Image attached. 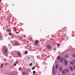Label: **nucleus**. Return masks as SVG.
<instances>
[{"instance_id": "f257e3e1", "label": "nucleus", "mask_w": 75, "mask_h": 75, "mask_svg": "<svg viewBox=\"0 0 75 75\" xmlns=\"http://www.w3.org/2000/svg\"><path fill=\"white\" fill-rule=\"evenodd\" d=\"M7 50L6 48H5L4 50V52L5 53L4 55H5V56H7L8 55V54H6V53H7Z\"/></svg>"}, {"instance_id": "f03ea898", "label": "nucleus", "mask_w": 75, "mask_h": 75, "mask_svg": "<svg viewBox=\"0 0 75 75\" xmlns=\"http://www.w3.org/2000/svg\"><path fill=\"white\" fill-rule=\"evenodd\" d=\"M64 59V61L65 62V65L66 66H67V63H68V60H65V59Z\"/></svg>"}, {"instance_id": "7ed1b4c3", "label": "nucleus", "mask_w": 75, "mask_h": 75, "mask_svg": "<svg viewBox=\"0 0 75 75\" xmlns=\"http://www.w3.org/2000/svg\"><path fill=\"white\" fill-rule=\"evenodd\" d=\"M62 73L63 74L65 75V74H66V72L65 71V70H63L62 71Z\"/></svg>"}, {"instance_id": "20e7f679", "label": "nucleus", "mask_w": 75, "mask_h": 75, "mask_svg": "<svg viewBox=\"0 0 75 75\" xmlns=\"http://www.w3.org/2000/svg\"><path fill=\"white\" fill-rule=\"evenodd\" d=\"M52 69L53 70V73H54V74H55V73H56V71H55V67L54 66L53 67Z\"/></svg>"}, {"instance_id": "39448f33", "label": "nucleus", "mask_w": 75, "mask_h": 75, "mask_svg": "<svg viewBox=\"0 0 75 75\" xmlns=\"http://www.w3.org/2000/svg\"><path fill=\"white\" fill-rule=\"evenodd\" d=\"M63 60H64V58H61L60 59V62H63Z\"/></svg>"}, {"instance_id": "423d86ee", "label": "nucleus", "mask_w": 75, "mask_h": 75, "mask_svg": "<svg viewBox=\"0 0 75 75\" xmlns=\"http://www.w3.org/2000/svg\"><path fill=\"white\" fill-rule=\"evenodd\" d=\"M47 47L48 49H51V46H50V45H47Z\"/></svg>"}, {"instance_id": "0eeeda50", "label": "nucleus", "mask_w": 75, "mask_h": 75, "mask_svg": "<svg viewBox=\"0 0 75 75\" xmlns=\"http://www.w3.org/2000/svg\"><path fill=\"white\" fill-rule=\"evenodd\" d=\"M17 54L19 57H21V54H20V53L19 52H17Z\"/></svg>"}, {"instance_id": "6e6552de", "label": "nucleus", "mask_w": 75, "mask_h": 75, "mask_svg": "<svg viewBox=\"0 0 75 75\" xmlns=\"http://www.w3.org/2000/svg\"><path fill=\"white\" fill-rule=\"evenodd\" d=\"M38 43V40H36L35 41V45H37V44Z\"/></svg>"}, {"instance_id": "1a4fd4ad", "label": "nucleus", "mask_w": 75, "mask_h": 75, "mask_svg": "<svg viewBox=\"0 0 75 75\" xmlns=\"http://www.w3.org/2000/svg\"><path fill=\"white\" fill-rule=\"evenodd\" d=\"M59 70L60 71H62V67H59Z\"/></svg>"}, {"instance_id": "9d476101", "label": "nucleus", "mask_w": 75, "mask_h": 75, "mask_svg": "<svg viewBox=\"0 0 75 75\" xmlns=\"http://www.w3.org/2000/svg\"><path fill=\"white\" fill-rule=\"evenodd\" d=\"M65 70L66 72H69V69H66Z\"/></svg>"}, {"instance_id": "9b49d317", "label": "nucleus", "mask_w": 75, "mask_h": 75, "mask_svg": "<svg viewBox=\"0 0 75 75\" xmlns=\"http://www.w3.org/2000/svg\"><path fill=\"white\" fill-rule=\"evenodd\" d=\"M69 69L71 70V71H73V68H72L71 67H69Z\"/></svg>"}, {"instance_id": "f8f14e48", "label": "nucleus", "mask_w": 75, "mask_h": 75, "mask_svg": "<svg viewBox=\"0 0 75 75\" xmlns=\"http://www.w3.org/2000/svg\"><path fill=\"white\" fill-rule=\"evenodd\" d=\"M23 75H27V72H23Z\"/></svg>"}, {"instance_id": "ddd939ff", "label": "nucleus", "mask_w": 75, "mask_h": 75, "mask_svg": "<svg viewBox=\"0 0 75 75\" xmlns=\"http://www.w3.org/2000/svg\"><path fill=\"white\" fill-rule=\"evenodd\" d=\"M64 57H65V58H68V55H67V54H65L64 55Z\"/></svg>"}, {"instance_id": "4468645a", "label": "nucleus", "mask_w": 75, "mask_h": 75, "mask_svg": "<svg viewBox=\"0 0 75 75\" xmlns=\"http://www.w3.org/2000/svg\"><path fill=\"white\" fill-rule=\"evenodd\" d=\"M18 42H16L15 44V45H18Z\"/></svg>"}, {"instance_id": "2eb2a0df", "label": "nucleus", "mask_w": 75, "mask_h": 75, "mask_svg": "<svg viewBox=\"0 0 75 75\" xmlns=\"http://www.w3.org/2000/svg\"><path fill=\"white\" fill-rule=\"evenodd\" d=\"M70 64H74V62H71Z\"/></svg>"}, {"instance_id": "dca6fc26", "label": "nucleus", "mask_w": 75, "mask_h": 75, "mask_svg": "<svg viewBox=\"0 0 75 75\" xmlns=\"http://www.w3.org/2000/svg\"><path fill=\"white\" fill-rule=\"evenodd\" d=\"M19 39H20V40H23V38H22L21 37H19Z\"/></svg>"}, {"instance_id": "f3484780", "label": "nucleus", "mask_w": 75, "mask_h": 75, "mask_svg": "<svg viewBox=\"0 0 75 75\" xmlns=\"http://www.w3.org/2000/svg\"><path fill=\"white\" fill-rule=\"evenodd\" d=\"M60 45H60V44H58L57 45V47H59V46H60Z\"/></svg>"}, {"instance_id": "a211bd4d", "label": "nucleus", "mask_w": 75, "mask_h": 75, "mask_svg": "<svg viewBox=\"0 0 75 75\" xmlns=\"http://www.w3.org/2000/svg\"><path fill=\"white\" fill-rule=\"evenodd\" d=\"M5 65H8V63H5Z\"/></svg>"}, {"instance_id": "6ab92c4d", "label": "nucleus", "mask_w": 75, "mask_h": 75, "mask_svg": "<svg viewBox=\"0 0 75 75\" xmlns=\"http://www.w3.org/2000/svg\"><path fill=\"white\" fill-rule=\"evenodd\" d=\"M32 69L33 70L34 69H35V67H33L32 68Z\"/></svg>"}, {"instance_id": "aec40b11", "label": "nucleus", "mask_w": 75, "mask_h": 75, "mask_svg": "<svg viewBox=\"0 0 75 75\" xmlns=\"http://www.w3.org/2000/svg\"><path fill=\"white\" fill-rule=\"evenodd\" d=\"M27 51H25V54H27Z\"/></svg>"}, {"instance_id": "412c9836", "label": "nucleus", "mask_w": 75, "mask_h": 75, "mask_svg": "<svg viewBox=\"0 0 75 75\" xmlns=\"http://www.w3.org/2000/svg\"><path fill=\"white\" fill-rule=\"evenodd\" d=\"M4 65V64H2L1 66V68H2V67H3V65Z\"/></svg>"}, {"instance_id": "4be33fe9", "label": "nucleus", "mask_w": 75, "mask_h": 75, "mask_svg": "<svg viewBox=\"0 0 75 75\" xmlns=\"http://www.w3.org/2000/svg\"><path fill=\"white\" fill-rule=\"evenodd\" d=\"M59 58H60V56H59L57 57L58 60H59Z\"/></svg>"}, {"instance_id": "5701e85b", "label": "nucleus", "mask_w": 75, "mask_h": 75, "mask_svg": "<svg viewBox=\"0 0 75 75\" xmlns=\"http://www.w3.org/2000/svg\"><path fill=\"white\" fill-rule=\"evenodd\" d=\"M33 74H35V71H33Z\"/></svg>"}, {"instance_id": "b1692460", "label": "nucleus", "mask_w": 75, "mask_h": 75, "mask_svg": "<svg viewBox=\"0 0 75 75\" xmlns=\"http://www.w3.org/2000/svg\"><path fill=\"white\" fill-rule=\"evenodd\" d=\"M12 34V33H9V35H11Z\"/></svg>"}, {"instance_id": "393cba45", "label": "nucleus", "mask_w": 75, "mask_h": 75, "mask_svg": "<svg viewBox=\"0 0 75 75\" xmlns=\"http://www.w3.org/2000/svg\"><path fill=\"white\" fill-rule=\"evenodd\" d=\"M13 65L15 67V66H16V63H14V64H13Z\"/></svg>"}, {"instance_id": "a878e982", "label": "nucleus", "mask_w": 75, "mask_h": 75, "mask_svg": "<svg viewBox=\"0 0 75 75\" xmlns=\"http://www.w3.org/2000/svg\"><path fill=\"white\" fill-rule=\"evenodd\" d=\"M73 57H74V58H75V54H74L73 55Z\"/></svg>"}, {"instance_id": "bb28decb", "label": "nucleus", "mask_w": 75, "mask_h": 75, "mask_svg": "<svg viewBox=\"0 0 75 75\" xmlns=\"http://www.w3.org/2000/svg\"><path fill=\"white\" fill-rule=\"evenodd\" d=\"M29 39H30V40H31L33 39V38H30Z\"/></svg>"}, {"instance_id": "cd10ccee", "label": "nucleus", "mask_w": 75, "mask_h": 75, "mask_svg": "<svg viewBox=\"0 0 75 75\" xmlns=\"http://www.w3.org/2000/svg\"><path fill=\"white\" fill-rule=\"evenodd\" d=\"M33 65V64H32V63H30V66H31V65Z\"/></svg>"}, {"instance_id": "c85d7f7f", "label": "nucleus", "mask_w": 75, "mask_h": 75, "mask_svg": "<svg viewBox=\"0 0 75 75\" xmlns=\"http://www.w3.org/2000/svg\"><path fill=\"white\" fill-rule=\"evenodd\" d=\"M11 37H12V38H13L14 37V35H11Z\"/></svg>"}, {"instance_id": "c756f323", "label": "nucleus", "mask_w": 75, "mask_h": 75, "mask_svg": "<svg viewBox=\"0 0 75 75\" xmlns=\"http://www.w3.org/2000/svg\"><path fill=\"white\" fill-rule=\"evenodd\" d=\"M15 63H16L17 64H18V62L16 61V62H15Z\"/></svg>"}, {"instance_id": "7c9ffc66", "label": "nucleus", "mask_w": 75, "mask_h": 75, "mask_svg": "<svg viewBox=\"0 0 75 75\" xmlns=\"http://www.w3.org/2000/svg\"><path fill=\"white\" fill-rule=\"evenodd\" d=\"M37 57L38 58V59H39V58H40V56H38Z\"/></svg>"}, {"instance_id": "2f4dec72", "label": "nucleus", "mask_w": 75, "mask_h": 75, "mask_svg": "<svg viewBox=\"0 0 75 75\" xmlns=\"http://www.w3.org/2000/svg\"><path fill=\"white\" fill-rule=\"evenodd\" d=\"M8 32H10V31H11V30H8Z\"/></svg>"}, {"instance_id": "473e14b6", "label": "nucleus", "mask_w": 75, "mask_h": 75, "mask_svg": "<svg viewBox=\"0 0 75 75\" xmlns=\"http://www.w3.org/2000/svg\"><path fill=\"white\" fill-rule=\"evenodd\" d=\"M74 69L75 70V65H74Z\"/></svg>"}, {"instance_id": "72a5a7b5", "label": "nucleus", "mask_w": 75, "mask_h": 75, "mask_svg": "<svg viewBox=\"0 0 75 75\" xmlns=\"http://www.w3.org/2000/svg\"><path fill=\"white\" fill-rule=\"evenodd\" d=\"M17 31V30H16V28L15 29V31Z\"/></svg>"}, {"instance_id": "f704fd0d", "label": "nucleus", "mask_w": 75, "mask_h": 75, "mask_svg": "<svg viewBox=\"0 0 75 75\" xmlns=\"http://www.w3.org/2000/svg\"><path fill=\"white\" fill-rule=\"evenodd\" d=\"M19 70H21V68L19 67Z\"/></svg>"}, {"instance_id": "c9c22d12", "label": "nucleus", "mask_w": 75, "mask_h": 75, "mask_svg": "<svg viewBox=\"0 0 75 75\" xmlns=\"http://www.w3.org/2000/svg\"><path fill=\"white\" fill-rule=\"evenodd\" d=\"M28 59H30V58L29 57H28Z\"/></svg>"}, {"instance_id": "e433bc0d", "label": "nucleus", "mask_w": 75, "mask_h": 75, "mask_svg": "<svg viewBox=\"0 0 75 75\" xmlns=\"http://www.w3.org/2000/svg\"><path fill=\"white\" fill-rule=\"evenodd\" d=\"M58 65H57V68H58Z\"/></svg>"}, {"instance_id": "4c0bfd02", "label": "nucleus", "mask_w": 75, "mask_h": 75, "mask_svg": "<svg viewBox=\"0 0 75 75\" xmlns=\"http://www.w3.org/2000/svg\"><path fill=\"white\" fill-rule=\"evenodd\" d=\"M17 34H19V32H17L16 33Z\"/></svg>"}, {"instance_id": "58836bf2", "label": "nucleus", "mask_w": 75, "mask_h": 75, "mask_svg": "<svg viewBox=\"0 0 75 75\" xmlns=\"http://www.w3.org/2000/svg\"><path fill=\"white\" fill-rule=\"evenodd\" d=\"M55 68H56V69H57V65H56Z\"/></svg>"}, {"instance_id": "ea45409f", "label": "nucleus", "mask_w": 75, "mask_h": 75, "mask_svg": "<svg viewBox=\"0 0 75 75\" xmlns=\"http://www.w3.org/2000/svg\"><path fill=\"white\" fill-rule=\"evenodd\" d=\"M15 29H16V28H14V27L13 28V29H14L15 30Z\"/></svg>"}, {"instance_id": "a19ab883", "label": "nucleus", "mask_w": 75, "mask_h": 75, "mask_svg": "<svg viewBox=\"0 0 75 75\" xmlns=\"http://www.w3.org/2000/svg\"><path fill=\"white\" fill-rule=\"evenodd\" d=\"M73 61H74V62H75V60H73Z\"/></svg>"}, {"instance_id": "79ce46f5", "label": "nucleus", "mask_w": 75, "mask_h": 75, "mask_svg": "<svg viewBox=\"0 0 75 75\" xmlns=\"http://www.w3.org/2000/svg\"><path fill=\"white\" fill-rule=\"evenodd\" d=\"M6 28H8V26H6Z\"/></svg>"}, {"instance_id": "37998d69", "label": "nucleus", "mask_w": 75, "mask_h": 75, "mask_svg": "<svg viewBox=\"0 0 75 75\" xmlns=\"http://www.w3.org/2000/svg\"><path fill=\"white\" fill-rule=\"evenodd\" d=\"M24 37H25H25H26L25 36H24Z\"/></svg>"}, {"instance_id": "c03bdc74", "label": "nucleus", "mask_w": 75, "mask_h": 75, "mask_svg": "<svg viewBox=\"0 0 75 75\" xmlns=\"http://www.w3.org/2000/svg\"><path fill=\"white\" fill-rule=\"evenodd\" d=\"M0 11H1V8H0Z\"/></svg>"}, {"instance_id": "a18cd8bd", "label": "nucleus", "mask_w": 75, "mask_h": 75, "mask_svg": "<svg viewBox=\"0 0 75 75\" xmlns=\"http://www.w3.org/2000/svg\"><path fill=\"white\" fill-rule=\"evenodd\" d=\"M56 50V49H54V50Z\"/></svg>"}, {"instance_id": "49530a36", "label": "nucleus", "mask_w": 75, "mask_h": 75, "mask_svg": "<svg viewBox=\"0 0 75 75\" xmlns=\"http://www.w3.org/2000/svg\"><path fill=\"white\" fill-rule=\"evenodd\" d=\"M1 0H0V2H1Z\"/></svg>"}, {"instance_id": "de8ad7c7", "label": "nucleus", "mask_w": 75, "mask_h": 75, "mask_svg": "<svg viewBox=\"0 0 75 75\" xmlns=\"http://www.w3.org/2000/svg\"><path fill=\"white\" fill-rule=\"evenodd\" d=\"M58 75H60V74H58Z\"/></svg>"}]
</instances>
